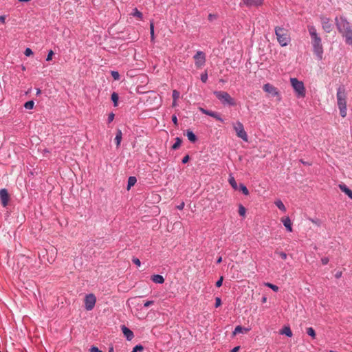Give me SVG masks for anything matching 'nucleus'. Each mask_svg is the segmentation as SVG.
Returning a JSON list of instances; mask_svg holds the SVG:
<instances>
[{"label":"nucleus","instance_id":"nucleus-5","mask_svg":"<svg viewBox=\"0 0 352 352\" xmlns=\"http://www.w3.org/2000/svg\"><path fill=\"white\" fill-rule=\"evenodd\" d=\"M213 94L217 97V98L223 105H229L231 107L236 105L235 100L226 91H214Z\"/></svg>","mask_w":352,"mask_h":352},{"label":"nucleus","instance_id":"nucleus-39","mask_svg":"<svg viewBox=\"0 0 352 352\" xmlns=\"http://www.w3.org/2000/svg\"><path fill=\"white\" fill-rule=\"evenodd\" d=\"M179 92L177 91V90H173V94H172V96H173V99L174 100H177L179 97Z\"/></svg>","mask_w":352,"mask_h":352},{"label":"nucleus","instance_id":"nucleus-49","mask_svg":"<svg viewBox=\"0 0 352 352\" xmlns=\"http://www.w3.org/2000/svg\"><path fill=\"white\" fill-rule=\"evenodd\" d=\"M189 160V155H186V156H184L183 157V159L182 160V164H186Z\"/></svg>","mask_w":352,"mask_h":352},{"label":"nucleus","instance_id":"nucleus-2","mask_svg":"<svg viewBox=\"0 0 352 352\" xmlns=\"http://www.w3.org/2000/svg\"><path fill=\"white\" fill-rule=\"evenodd\" d=\"M337 104L340 110V114L342 118L346 116V94L344 87H339L336 94Z\"/></svg>","mask_w":352,"mask_h":352},{"label":"nucleus","instance_id":"nucleus-6","mask_svg":"<svg viewBox=\"0 0 352 352\" xmlns=\"http://www.w3.org/2000/svg\"><path fill=\"white\" fill-rule=\"evenodd\" d=\"M290 82L296 96L298 98L305 97L306 92L303 82L296 78H291Z\"/></svg>","mask_w":352,"mask_h":352},{"label":"nucleus","instance_id":"nucleus-28","mask_svg":"<svg viewBox=\"0 0 352 352\" xmlns=\"http://www.w3.org/2000/svg\"><path fill=\"white\" fill-rule=\"evenodd\" d=\"M275 205L276 206V207L280 209V210L282 211H285V205L282 202L281 200L278 199V200H276L275 202H274Z\"/></svg>","mask_w":352,"mask_h":352},{"label":"nucleus","instance_id":"nucleus-48","mask_svg":"<svg viewBox=\"0 0 352 352\" xmlns=\"http://www.w3.org/2000/svg\"><path fill=\"white\" fill-rule=\"evenodd\" d=\"M153 303H154L153 300H148V301L144 302V307H148L149 306L153 305Z\"/></svg>","mask_w":352,"mask_h":352},{"label":"nucleus","instance_id":"nucleus-56","mask_svg":"<svg viewBox=\"0 0 352 352\" xmlns=\"http://www.w3.org/2000/svg\"><path fill=\"white\" fill-rule=\"evenodd\" d=\"M222 261V257L219 256L217 260V263L219 264Z\"/></svg>","mask_w":352,"mask_h":352},{"label":"nucleus","instance_id":"nucleus-19","mask_svg":"<svg viewBox=\"0 0 352 352\" xmlns=\"http://www.w3.org/2000/svg\"><path fill=\"white\" fill-rule=\"evenodd\" d=\"M151 280L155 283L162 284L164 282V278L162 275L155 274L151 276Z\"/></svg>","mask_w":352,"mask_h":352},{"label":"nucleus","instance_id":"nucleus-12","mask_svg":"<svg viewBox=\"0 0 352 352\" xmlns=\"http://www.w3.org/2000/svg\"><path fill=\"white\" fill-rule=\"evenodd\" d=\"M199 111L203 113V114H205V115H207L208 116H210L212 118H214V119H216L218 121H220L221 122H223L224 120L221 117L220 114L216 111H210V110H208V109H204V108H199Z\"/></svg>","mask_w":352,"mask_h":352},{"label":"nucleus","instance_id":"nucleus-32","mask_svg":"<svg viewBox=\"0 0 352 352\" xmlns=\"http://www.w3.org/2000/svg\"><path fill=\"white\" fill-rule=\"evenodd\" d=\"M239 189L245 195H249V190L243 184H240Z\"/></svg>","mask_w":352,"mask_h":352},{"label":"nucleus","instance_id":"nucleus-23","mask_svg":"<svg viewBox=\"0 0 352 352\" xmlns=\"http://www.w3.org/2000/svg\"><path fill=\"white\" fill-rule=\"evenodd\" d=\"M248 331H249V329L243 328L241 326L238 325L235 327V329L233 331V335H236L237 333H243V332L246 333Z\"/></svg>","mask_w":352,"mask_h":352},{"label":"nucleus","instance_id":"nucleus-22","mask_svg":"<svg viewBox=\"0 0 352 352\" xmlns=\"http://www.w3.org/2000/svg\"><path fill=\"white\" fill-rule=\"evenodd\" d=\"M137 182V179L134 176H131L128 179L127 182V190H129L132 186Z\"/></svg>","mask_w":352,"mask_h":352},{"label":"nucleus","instance_id":"nucleus-17","mask_svg":"<svg viewBox=\"0 0 352 352\" xmlns=\"http://www.w3.org/2000/svg\"><path fill=\"white\" fill-rule=\"evenodd\" d=\"M339 188L342 192H344L350 199H352V190L349 188L345 184H339Z\"/></svg>","mask_w":352,"mask_h":352},{"label":"nucleus","instance_id":"nucleus-37","mask_svg":"<svg viewBox=\"0 0 352 352\" xmlns=\"http://www.w3.org/2000/svg\"><path fill=\"white\" fill-rule=\"evenodd\" d=\"M111 76L115 80H119L120 78V76L118 72L117 71H111Z\"/></svg>","mask_w":352,"mask_h":352},{"label":"nucleus","instance_id":"nucleus-25","mask_svg":"<svg viewBox=\"0 0 352 352\" xmlns=\"http://www.w3.org/2000/svg\"><path fill=\"white\" fill-rule=\"evenodd\" d=\"M111 99L113 103V106L114 107H117L118 106V99H119V96H118V94L116 92H113L112 94H111Z\"/></svg>","mask_w":352,"mask_h":352},{"label":"nucleus","instance_id":"nucleus-16","mask_svg":"<svg viewBox=\"0 0 352 352\" xmlns=\"http://www.w3.org/2000/svg\"><path fill=\"white\" fill-rule=\"evenodd\" d=\"M342 36L344 38L345 43L352 47V29L349 32L342 35Z\"/></svg>","mask_w":352,"mask_h":352},{"label":"nucleus","instance_id":"nucleus-8","mask_svg":"<svg viewBox=\"0 0 352 352\" xmlns=\"http://www.w3.org/2000/svg\"><path fill=\"white\" fill-rule=\"evenodd\" d=\"M233 127L236 133V135L239 138H241L243 141L247 142L248 140V134L244 130V126L243 124L241 122L237 121L234 124Z\"/></svg>","mask_w":352,"mask_h":352},{"label":"nucleus","instance_id":"nucleus-36","mask_svg":"<svg viewBox=\"0 0 352 352\" xmlns=\"http://www.w3.org/2000/svg\"><path fill=\"white\" fill-rule=\"evenodd\" d=\"M283 225L286 228V229L289 232H292V221H283Z\"/></svg>","mask_w":352,"mask_h":352},{"label":"nucleus","instance_id":"nucleus-57","mask_svg":"<svg viewBox=\"0 0 352 352\" xmlns=\"http://www.w3.org/2000/svg\"><path fill=\"white\" fill-rule=\"evenodd\" d=\"M261 301H262V302H263V303H264V302H266V301H267V298H266L265 296H263V297L262 298V300H261Z\"/></svg>","mask_w":352,"mask_h":352},{"label":"nucleus","instance_id":"nucleus-35","mask_svg":"<svg viewBox=\"0 0 352 352\" xmlns=\"http://www.w3.org/2000/svg\"><path fill=\"white\" fill-rule=\"evenodd\" d=\"M150 34H151V39L153 41L155 39V34H154V24L153 22L150 23Z\"/></svg>","mask_w":352,"mask_h":352},{"label":"nucleus","instance_id":"nucleus-53","mask_svg":"<svg viewBox=\"0 0 352 352\" xmlns=\"http://www.w3.org/2000/svg\"><path fill=\"white\" fill-rule=\"evenodd\" d=\"M0 22L2 23H6V16L5 15L0 16Z\"/></svg>","mask_w":352,"mask_h":352},{"label":"nucleus","instance_id":"nucleus-59","mask_svg":"<svg viewBox=\"0 0 352 352\" xmlns=\"http://www.w3.org/2000/svg\"><path fill=\"white\" fill-rule=\"evenodd\" d=\"M41 93V91L40 89H37L36 90V95H39Z\"/></svg>","mask_w":352,"mask_h":352},{"label":"nucleus","instance_id":"nucleus-27","mask_svg":"<svg viewBox=\"0 0 352 352\" xmlns=\"http://www.w3.org/2000/svg\"><path fill=\"white\" fill-rule=\"evenodd\" d=\"M181 144H182V139L180 138H179V137H177L175 138V142L172 146V148L173 150L177 149L181 146Z\"/></svg>","mask_w":352,"mask_h":352},{"label":"nucleus","instance_id":"nucleus-29","mask_svg":"<svg viewBox=\"0 0 352 352\" xmlns=\"http://www.w3.org/2000/svg\"><path fill=\"white\" fill-rule=\"evenodd\" d=\"M34 106V102L33 100H29L24 104V107L26 109H32Z\"/></svg>","mask_w":352,"mask_h":352},{"label":"nucleus","instance_id":"nucleus-3","mask_svg":"<svg viewBox=\"0 0 352 352\" xmlns=\"http://www.w3.org/2000/svg\"><path fill=\"white\" fill-rule=\"evenodd\" d=\"M335 23L338 32L341 35L352 30V25L344 16H336L335 18Z\"/></svg>","mask_w":352,"mask_h":352},{"label":"nucleus","instance_id":"nucleus-10","mask_svg":"<svg viewBox=\"0 0 352 352\" xmlns=\"http://www.w3.org/2000/svg\"><path fill=\"white\" fill-rule=\"evenodd\" d=\"M320 20L323 30L327 33L331 32L333 30V24L330 22V19L321 15L320 16Z\"/></svg>","mask_w":352,"mask_h":352},{"label":"nucleus","instance_id":"nucleus-62","mask_svg":"<svg viewBox=\"0 0 352 352\" xmlns=\"http://www.w3.org/2000/svg\"><path fill=\"white\" fill-rule=\"evenodd\" d=\"M109 352H113V347H110L109 349Z\"/></svg>","mask_w":352,"mask_h":352},{"label":"nucleus","instance_id":"nucleus-46","mask_svg":"<svg viewBox=\"0 0 352 352\" xmlns=\"http://www.w3.org/2000/svg\"><path fill=\"white\" fill-rule=\"evenodd\" d=\"M114 118H115V114L113 113H110L108 116V122L109 123L111 122L114 120Z\"/></svg>","mask_w":352,"mask_h":352},{"label":"nucleus","instance_id":"nucleus-45","mask_svg":"<svg viewBox=\"0 0 352 352\" xmlns=\"http://www.w3.org/2000/svg\"><path fill=\"white\" fill-rule=\"evenodd\" d=\"M132 261L134 264H135L138 266H140V265H141V262H140V259L138 258L133 257L132 258Z\"/></svg>","mask_w":352,"mask_h":352},{"label":"nucleus","instance_id":"nucleus-41","mask_svg":"<svg viewBox=\"0 0 352 352\" xmlns=\"http://www.w3.org/2000/svg\"><path fill=\"white\" fill-rule=\"evenodd\" d=\"M53 55H54V52L52 50H50L48 54H47V58H46V60L47 61H50L52 59Z\"/></svg>","mask_w":352,"mask_h":352},{"label":"nucleus","instance_id":"nucleus-38","mask_svg":"<svg viewBox=\"0 0 352 352\" xmlns=\"http://www.w3.org/2000/svg\"><path fill=\"white\" fill-rule=\"evenodd\" d=\"M144 348L141 344L135 345L131 352H138L143 351Z\"/></svg>","mask_w":352,"mask_h":352},{"label":"nucleus","instance_id":"nucleus-7","mask_svg":"<svg viewBox=\"0 0 352 352\" xmlns=\"http://www.w3.org/2000/svg\"><path fill=\"white\" fill-rule=\"evenodd\" d=\"M195 60V65L197 68H201L206 64V54L202 51H197L193 56Z\"/></svg>","mask_w":352,"mask_h":352},{"label":"nucleus","instance_id":"nucleus-14","mask_svg":"<svg viewBox=\"0 0 352 352\" xmlns=\"http://www.w3.org/2000/svg\"><path fill=\"white\" fill-rule=\"evenodd\" d=\"M243 4L248 7H258L263 3V0H243Z\"/></svg>","mask_w":352,"mask_h":352},{"label":"nucleus","instance_id":"nucleus-43","mask_svg":"<svg viewBox=\"0 0 352 352\" xmlns=\"http://www.w3.org/2000/svg\"><path fill=\"white\" fill-rule=\"evenodd\" d=\"M221 305V300L219 297L215 298V307H219Z\"/></svg>","mask_w":352,"mask_h":352},{"label":"nucleus","instance_id":"nucleus-42","mask_svg":"<svg viewBox=\"0 0 352 352\" xmlns=\"http://www.w3.org/2000/svg\"><path fill=\"white\" fill-rule=\"evenodd\" d=\"M223 280V277L221 276L219 278V279L216 282V284H215L216 287H220L222 285Z\"/></svg>","mask_w":352,"mask_h":352},{"label":"nucleus","instance_id":"nucleus-13","mask_svg":"<svg viewBox=\"0 0 352 352\" xmlns=\"http://www.w3.org/2000/svg\"><path fill=\"white\" fill-rule=\"evenodd\" d=\"M10 200V195L7 189L1 188L0 190V201L3 207H6Z\"/></svg>","mask_w":352,"mask_h":352},{"label":"nucleus","instance_id":"nucleus-9","mask_svg":"<svg viewBox=\"0 0 352 352\" xmlns=\"http://www.w3.org/2000/svg\"><path fill=\"white\" fill-rule=\"evenodd\" d=\"M85 308L87 311H91L94 308L96 302V297L94 294H87L85 297Z\"/></svg>","mask_w":352,"mask_h":352},{"label":"nucleus","instance_id":"nucleus-54","mask_svg":"<svg viewBox=\"0 0 352 352\" xmlns=\"http://www.w3.org/2000/svg\"><path fill=\"white\" fill-rule=\"evenodd\" d=\"M240 349L239 346L234 347L230 352H237Z\"/></svg>","mask_w":352,"mask_h":352},{"label":"nucleus","instance_id":"nucleus-63","mask_svg":"<svg viewBox=\"0 0 352 352\" xmlns=\"http://www.w3.org/2000/svg\"><path fill=\"white\" fill-rule=\"evenodd\" d=\"M212 19V15L211 14H209V19Z\"/></svg>","mask_w":352,"mask_h":352},{"label":"nucleus","instance_id":"nucleus-58","mask_svg":"<svg viewBox=\"0 0 352 352\" xmlns=\"http://www.w3.org/2000/svg\"><path fill=\"white\" fill-rule=\"evenodd\" d=\"M172 106H173V107H175V106H177V100H173V104H172Z\"/></svg>","mask_w":352,"mask_h":352},{"label":"nucleus","instance_id":"nucleus-4","mask_svg":"<svg viewBox=\"0 0 352 352\" xmlns=\"http://www.w3.org/2000/svg\"><path fill=\"white\" fill-rule=\"evenodd\" d=\"M275 34L280 46L285 47L289 43L291 38L287 30L277 26L275 28Z\"/></svg>","mask_w":352,"mask_h":352},{"label":"nucleus","instance_id":"nucleus-55","mask_svg":"<svg viewBox=\"0 0 352 352\" xmlns=\"http://www.w3.org/2000/svg\"><path fill=\"white\" fill-rule=\"evenodd\" d=\"M336 278H339L342 276V272H337L335 275Z\"/></svg>","mask_w":352,"mask_h":352},{"label":"nucleus","instance_id":"nucleus-31","mask_svg":"<svg viewBox=\"0 0 352 352\" xmlns=\"http://www.w3.org/2000/svg\"><path fill=\"white\" fill-rule=\"evenodd\" d=\"M306 332L312 338H316V332H315V330L312 327L307 328Z\"/></svg>","mask_w":352,"mask_h":352},{"label":"nucleus","instance_id":"nucleus-26","mask_svg":"<svg viewBox=\"0 0 352 352\" xmlns=\"http://www.w3.org/2000/svg\"><path fill=\"white\" fill-rule=\"evenodd\" d=\"M131 14L135 16V17H137L139 19H142V13L141 12H140L138 8H135L133 10V12L131 13Z\"/></svg>","mask_w":352,"mask_h":352},{"label":"nucleus","instance_id":"nucleus-30","mask_svg":"<svg viewBox=\"0 0 352 352\" xmlns=\"http://www.w3.org/2000/svg\"><path fill=\"white\" fill-rule=\"evenodd\" d=\"M266 287L272 289L274 292H278V287L276 285H274L272 283H265L264 284Z\"/></svg>","mask_w":352,"mask_h":352},{"label":"nucleus","instance_id":"nucleus-18","mask_svg":"<svg viewBox=\"0 0 352 352\" xmlns=\"http://www.w3.org/2000/svg\"><path fill=\"white\" fill-rule=\"evenodd\" d=\"M122 138V133L120 129H118L115 137V142L117 147H119Z\"/></svg>","mask_w":352,"mask_h":352},{"label":"nucleus","instance_id":"nucleus-47","mask_svg":"<svg viewBox=\"0 0 352 352\" xmlns=\"http://www.w3.org/2000/svg\"><path fill=\"white\" fill-rule=\"evenodd\" d=\"M172 122L174 123L175 125L178 124V120L176 115H173L171 118Z\"/></svg>","mask_w":352,"mask_h":352},{"label":"nucleus","instance_id":"nucleus-50","mask_svg":"<svg viewBox=\"0 0 352 352\" xmlns=\"http://www.w3.org/2000/svg\"><path fill=\"white\" fill-rule=\"evenodd\" d=\"M90 352H102L98 347L96 346H92L89 349Z\"/></svg>","mask_w":352,"mask_h":352},{"label":"nucleus","instance_id":"nucleus-15","mask_svg":"<svg viewBox=\"0 0 352 352\" xmlns=\"http://www.w3.org/2000/svg\"><path fill=\"white\" fill-rule=\"evenodd\" d=\"M122 333H123L124 336H125V338L127 340L130 341L133 338V337H134L133 332L131 330H130L129 328H127L125 326H122Z\"/></svg>","mask_w":352,"mask_h":352},{"label":"nucleus","instance_id":"nucleus-61","mask_svg":"<svg viewBox=\"0 0 352 352\" xmlns=\"http://www.w3.org/2000/svg\"><path fill=\"white\" fill-rule=\"evenodd\" d=\"M281 220H287V221H289L290 220L289 218L288 217H286L285 218H282Z\"/></svg>","mask_w":352,"mask_h":352},{"label":"nucleus","instance_id":"nucleus-34","mask_svg":"<svg viewBox=\"0 0 352 352\" xmlns=\"http://www.w3.org/2000/svg\"><path fill=\"white\" fill-rule=\"evenodd\" d=\"M208 72L207 71H205L204 72H203L201 76H200V80L203 82H206L207 80H208Z\"/></svg>","mask_w":352,"mask_h":352},{"label":"nucleus","instance_id":"nucleus-60","mask_svg":"<svg viewBox=\"0 0 352 352\" xmlns=\"http://www.w3.org/2000/svg\"><path fill=\"white\" fill-rule=\"evenodd\" d=\"M19 1H21V2H29L31 0H18Z\"/></svg>","mask_w":352,"mask_h":352},{"label":"nucleus","instance_id":"nucleus-40","mask_svg":"<svg viewBox=\"0 0 352 352\" xmlns=\"http://www.w3.org/2000/svg\"><path fill=\"white\" fill-rule=\"evenodd\" d=\"M24 54L26 56H30L31 55L33 54V52L32 50L29 48V47H27L25 50V52H24Z\"/></svg>","mask_w":352,"mask_h":352},{"label":"nucleus","instance_id":"nucleus-24","mask_svg":"<svg viewBox=\"0 0 352 352\" xmlns=\"http://www.w3.org/2000/svg\"><path fill=\"white\" fill-rule=\"evenodd\" d=\"M228 182L230 184V186L233 188V189H234V190L237 189V188H238L237 183H236L234 177L231 174L229 175Z\"/></svg>","mask_w":352,"mask_h":352},{"label":"nucleus","instance_id":"nucleus-33","mask_svg":"<svg viewBox=\"0 0 352 352\" xmlns=\"http://www.w3.org/2000/svg\"><path fill=\"white\" fill-rule=\"evenodd\" d=\"M245 212H246L245 208L243 205L240 204L239 206V214L242 217H244L245 214Z\"/></svg>","mask_w":352,"mask_h":352},{"label":"nucleus","instance_id":"nucleus-52","mask_svg":"<svg viewBox=\"0 0 352 352\" xmlns=\"http://www.w3.org/2000/svg\"><path fill=\"white\" fill-rule=\"evenodd\" d=\"M185 206V204L184 201H182L179 205L177 206V208L179 210H182Z\"/></svg>","mask_w":352,"mask_h":352},{"label":"nucleus","instance_id":"nucleus-20","mask_svg":"<svg viewBox=\"0 0 352 352\" xmlns=\"http://www.w3.org/2000/svg\"><path fill=\"white\" fill-rule=\"evenodd\" d=\"M280 333L282 335H285L286 336L291 338L292 336V331L289 326H285L280 331Z\"/></svg>","mask_w":352,"mask_h":352},{"label":"nucleus","instance_id":"nucleus-1","mask_svg":"<svg viewBox=\"0 0 352 352\" xmlns=\"http://www.w3.org/2000/svg\"><path fill=\"white\" fill-rule=\"evenodd\" d=\"M307 30L311 37L312 50L318 60H321L323 58V45L322 38L317 32L316 27L313 25H308Z\"/></svg>","mask_w":352,"mask_h":352},{"label":"nucleus","instance_id":"nucleus-44","mask_svg":"<svg viewBox=\"0 0 352 352\" xmlns=\"http://www.w3.org/2000/svg\"><path fill=\"white\" fill-rule=\"evenodd\" d=\"M276 253L278 254L283 260H285L287 257V254L283 252H276Z\"/></svg>","mask_w":352,"mask_h":352},{"label":"nucleus","instance_id":"nucleus-64","mask_svg":"<svg viewBox=\"0 0 352 352\" xmlns=\"http://www.w3.org/2000/svg\"><path fill=\"white\" fill-rule=\"evenodd\" d=\"M0 352H1V351H0Z\"/></svg>","mask_w":352,"mask_h":352},{"label":"nucleus","instance_id":"nucleus-11","mask_svg":"<svg viewBox=\"0 0 352 352\" xmlns=\"http://www.w3.org/2000/svg\"><path fill=\"white\" fill-rule=\"evenodd\" d=\"M263 89L265 92L269 94L272 96H279V92L274 86L270 83H266L263 85Z\"/></svg>","mask_w":352,"mask_h":352},{"label":"nucleus","instance_id":"nucleus-21","mask_svg":"<svg viewBox=\"0 0 352 352\" xmlns=\"http://www.w3.org/2000/svg\"><path fill=\"white\" fill-rule=\"evenodd\" d=\"M186 136L188 140L192 143L195 142L197 140V135L190 130H187Z\"/></svg>","mask_w":352,"mask_h":352},{"label":"nucleus","instance_id":"nucleus-51","mask_svg":"<svg viewBox=\"0 0 352 352\" xmlns=\"http://www.w3.org/2000/svg\"><path fill=\"white\" fill-rule=\"evenodd\" d=\"M329 258L328 257H323L321 259V262L323 265H327L329 263Z\"/></svg>","mask_w":352,"mask_h":352}]
</instances>
